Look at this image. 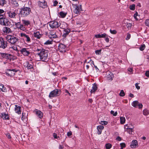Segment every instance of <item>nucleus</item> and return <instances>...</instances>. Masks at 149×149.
I'll return each instance as SVG.
<instances>
[{"mask_svg":"<svg viewBox=\"0 0 149 149\" xmlns=\"http://www.w3.org/2000/svg\"><path fill=\"white\" fill-rule=\"evenodd\" d=\"M7 70L8 71H13V72H14V73H13V74H12V73H11V74H10V73H8V74H9V75L10 76H12L13 74H15V72H17V71L15 70V69H12V70H11V69H8Z\"/></svg>","mask_w":149,"mask_h":149,"instance_id":"nucleus-36","label":"nucleus"},{"mask_svg":"<svg viewBox=\"0 0 149 149\" xmlns=\"http://www.w3.org/2000/svg\"><path fill=\"white\" fill-rule=\"evenodd\" d=\"M33 36L35 37L36 38L38 39L40 38L41 36V35L40 34L39 32H36L34 33H33Z\"/></svg>","mask_w":149,"mask_h":149,"instance_id":"nucleus-25","label":"nucleus"},{"mask_svg":"<svg viewBox=\"0 0 149 149\" xmlns=\"http://www.w3.org/2000/svg\"><path fill=\"white\" fill-rule=\"evenodd\" d=\"M130 9L132 10H134L135 9V5L133 4L132 5H130Z\"/></svg>","mask_w":149,"mask_h":149,"instance_id":"nucleus-42","label":"nucleus"},{"mask_svg":"<svg viewBox=\"0 0 149 149\" xmlns=\"http://www.w3.org/2000/svg\"><path fill=\"white\" fill-rule=\"evenodd\" d=\"M107 36V35L105 34V33H104L103 34H97L96 35H95V37L96 38H105Z\"/></svg>","mask_w":149,"mask_h":149,"instance_id":"nucleus-24","label":"nucleus"},{"mask_svg":"<svg viewBox=\"0 0 149 149\" xmlns=\"http://www.w3.org/2000/svg\"><path fill=\"white\" fill-rule=\"evenodd\" d=\"M52 44V41H50L49 40H48L45 42L44 43V45H49Z\"/></svg>","mask_w":149,"mask_h":149,"instance_id":"nucleus-44","label":"nucleus"},{"mask_svg":"<svg viewBox=\"0 0 149 149\" xmlns=\"http://www.w3.org/2000/svg\"><path fill=\"white\" fill-rule=\"evenodd\" d=\"M35 112L39 118H41L42 117L43 114L42 112L40 111L36 110L35 111Z\"/></svg>","mask_w":149,"mask_h":149,"instance_id":"nucleus-19","label":"nucleus"},{"mask_svg":"<svg viewBox=\"0 0 149 149\" xmlns=\"http://www.w3.org/2000/svg\"><path fill=\"white\" fill-rule=\"evenodd\" d=\"M21 107L17 105H15V111L16 113H17L18 114H20L21 111L20 110Z\"/></svg>","mask_w":149,"mask_h":149,"instance_id":"nucleus-18","label":"nucleus"},{"mask_svg":"<svg viewBox=\"0 0 149 149\" xmlns=\"http://www.w3.org/2000/svg\"><path fill=\"white\" fill-rule=\"evenodd\" d=\"M67 14V13L64 12L63 11H61L59 13V15L62 18L65 17Z\"/></svg>","mask_w":149,"mask_h":149,"instance_id":"nucleus-29","label":"nucleus"},{"mask_svg":"<svg viewBox=\"0 0 149 149\" xmlns=\"http://www.w3.org/2000/svg\"><path fill=\"white\" fill-rule=\"evenodd\" d=\"M54 137V138L55 139H58V138H59V137L58 136V137H57V134L56 133H54V135H53Z\"/></svg>","mask_w":149,"mask_h":149,"instance_id":"nucleus-60","label":"nucleus"},{"mask_svg":"<svg viewBox=\"0 0 149 149\" xmlns=\"http://www.w3.org/2000/svg\"><path fill=\"white\" fill-rule=\"evenodd\" d=\"M38 3L39 6L43 8L47 7V3L44 0H42L41 1H39Z\"/></svg>","mask_w":149,"mask_h":149,"instance_id":"nucleus-13","label":"nucleus"},{"mask_svg":"<svg viewBox=\"0 0 149 149\" xmlns=\"http://www.w3.org/2000/svg\"><path fill=\"white\" fill-rule=\"evenodd\" d=\"M146 47L145 45L144 44L142 45L139 47V49L141 51L143 50Z\"/></svg>","mask_w":149,"mask_h":149,"instance_id":"nucleus-40","label":"nucleus"},{"mask_svg":"<svg viewBox=\"0 0 149 149\" xmlns=\"http://www.w3.org/2000/svg\"><path fill=\"white\" fill-rule=\"evenodd\" d=\"M24 65L28 69H31L33 68V63L32 62L29 63L26 61L24 63Z\"/></svg>","mask_w":149,"mask_h":149,"instance_id":"nucleus-11","label":"nucleus"},{"mask_svg":"<svg viewBox=\"0 0 149 149\" xmlns=\"http://www.w3.org/2000/svg\"><path fill=\"white\" fill-rule=\"evenodd\" d=\"M7 14L8 17L11 18H15V17L17 15L16 11H9L7 12Z\"/></svg>","mask_w":149,"mask_h":149,"instance_id":"nucleus-8","label":"nucleus"},{"mask_svg":"<svg viewBox=\"0 0 149 149\" xmlns=\"http://www.w3.org/2000/svg\"><path fill=\"white\" fill-rule=\"evenodd\" d=\"M22 22L23 24H24L25 26H28V25L30 24V22L28 20H22Z\"/></svg>","mask_w":149,"mask_h":149,"instance_id":"nucleus-30","label":"nucleus"},{"mask_svg":"<svg viewBox=\"0 0 149 149\" xmlns=\"http://www.w3.org/2000/svg\"><path fill=\"white\" fill-rule=\"evenodd\" d=\"M105 38V40L106 42H109V38L107 37V36Z\"/></svg>","mask_w":149,"mask_h":149,"instance_id":"nucleus-61","label":"nucleus"},{"mask_svg":"<svg viewBox=\"0 0 149 149\" xmlns=\"http://www.w3.org/2000/svg\"><path fill=\"white\" fill-rule=\"evenodd\" d=\"M1 55L3 58L7 59H11V55L8 54L1 53Z\"/></svg>","mask_w":149,"mask_h":149,"instance_id":"nucleus-15","label":"nucleus"},{"mask_svg":"<svg viewBox=\"0 0 149 149\" xmlns=\"http://www.w3.org/2000/svg\"><path fill=\"white\" fill-rule=\"evenodd\" d=\"M138 106L139 107V108H141L143 107V105L142 104H139Z\"/></svg>","mask_w":149,"mask_h":149,"instance_id":"nucleus-62","label":"nucleus"},{"mask_svg":"<svg viewBox=\"0 0 149 149\" xmlns=\"http://www.w3.org/2000/svg\"><path fill=\"white\" fill-rule=\"evenodd\" d=\"M58 3V1H55L54 3L53 6H56L57 3Z\"/></svg>","mask_w":149,"mask_h":149,"instance_id":"nucleus-59","label":"nucleus"},{"mask_svg":"<svg viewBox=\"0 0 149 149\" xmlns=\"http://www.w3.org/2000/svg\"><path fill=\"white\" fill-rule=\"evenodd\" d=\"M110 33L111 34H115L117 33L116 31L115 30H112L111 29V30H110Z\"/></svg>","mask_w":149,"mask_h":149,"instance_id":"nucleus-48","label":"nucleus"},{"mask_svg":"<svg viewBox=\"0 0 149 149\" xmlns=\"http://www.w3.org/2000/svg\"><path fill=\"white\" fill-rule=\"evenodd\" d=\"M3 30L4 32L8 33L10 32V28L8 27H5L3 28Z\"/></svg>","mask_w":149,"mask_h":149,"instance_id":"nucleus-26","label":"nucleus"},{"mask_svg":"<svg viewBox=\"0 0 149 149\" xmlns=\"http://www.w3.org/2000/svg\"><path fill=\"white\" fill-rule=\"evenodd\" d=\"M145 75L147 77H149V71H147L146 72Z\"/></svg>","mask_w":149,"mask_h":149,"instance_id":"nucleus-58","label":"nucleus"},{"mask_svg":"<svg viewBox=\"0 0 149 149\" xmlns=\"http://www.w3.org/2000/svg\"><path fill=\"white\" fill-rule=\"evenodd\" d=\"M6 3V0H0V6L3 7Z\"/></svg>","mask_w":149,"mask_h":149,"instance_id":"nucleus-31","label":"nucleus"},{"mask_svg":"<svg viewBox=\"0 0 149 149\" xmlns=\"http://www.w3.org/2000/svg\"><path fill=\"white\" fill-rule=\"evenodd\" d=\"M5 11L3 10L0 9V24L4 26L7 25V22L5 21Z\"/></svg>","mask_w":149,"mask_h":149,"instance_id":"nucleus-2","label":"nucleus"},{"mask_svg":"<svg viewBox=\"0 0 149 149\" xmlns=\"http://www.w3.org/2000/svg\"><path fill=\"white\" fill-rule=\"evenodd\" d=\"M20 36L21 37H24L26 38V40L28 42L30 41V39L29 37L27 35H26L25 33H22L20 34Z\"/></svg>","mask_w":149,"mask_h":149,"instance_id":"nucleus-21","label":"nucleus"},{"mask_svg":"<svg viewBox=\"0 0 149 149\" xmlns=\"http://www.w3.org/2000/svg\"><path fill=\"white\" fill-rule=\"evenodd\" d=\"M138 13L136 12L135 13L134 15V18L136 20H138L139 18L137 17V16L139 17L137 15Z\"/></svg>","mask_w":149,"mask_h":149,"instance_id":"nucleus-47","label":"nucleus"},{"mask_svg":"<svg viewBox=\"0 0 149 149\" xmlns=\"http://www.w3.org/2000/svg\"><path fill=\"white\" fill-rule=\"evenodd\" d=\"M65 45L61 44L58 46V49L60 52H65Z\"/></svg>","mask_w":149,"mask_h":149,"instance_id":"nucleus-14","label":"nucleus"},{"mask_svg":"<svg viewBox=\"0 0 149 149\" xmlns=\"http://www.w3.org/2000/svg\"><path fill=\"white\" fill-rule=\"evenodd\" d=\"M6 91V88L4 87V85L1 84H0V91L5 92Z\"/></svg>","mask_w":149,"mask_h":149,"instance_id":"nucleus-28","label":"nucleus"},{"mask_svg":"<svg viewBox=\"0 0 149 149\" xmlns=\"http://www.w3.org/2000/svg\"><path fill=\"white\" fill-rule=\"evenodd\" d=\"M120 123L121 124H123L125 122V119L124 117H121L120 118Z\"/></svg>","mask_w":149,"mask_h":149,"instance_id":"nucleus-35","label":"nucleus"},{"mask_svg":"<svg viewBox=\"0 0 149 149\" xmlns=\"http://www.w3.org/2000/svg\"><path fill=\"white\" fill-rule=\"evenodd\" d=\"M135 86L136 88L137 89H140V87L138 86V83H136L135 84Z\"/></svg>","mask_w":149,"mask_h":149,"instance_id":"nucleus-56","label":"nucleus"},{"mask_svg":"<svg viewBox=\"0 0 149 149\" xmlns=\"http://www.w3.org/2000/svg\"><path fill=\"white\" fill-rule=\"evenodd\" d=\"M138 142L136 140H133L131 142L130 146L132 148H135L138 145Z\"/></svg>","mask_w":149,"mask_h":149,"instance_id":"nucleus-16","label":"nucleus"},{"mask_svg":"<svg viewBox=\"0 0 149 149\" xmlns=\"http://www.w3.org/2000/svg\"><path fill=\"white\" fill-rule=\"evenodd\" d=\"M20 22H15V25L17 27V28H19V26L21 25V24L20 23V19H19Z\"/></svg>","mask_w":149,"mask_h":149,"instance_id":"nucleus-39","label":"nucleus"},{"mask_svg":"<svg viewBox=\"0 0 149 149\" xmlns=\"http://www.w3.org/2000/svg\"><path fill=\"white\" fill-rule=\"evenodd\" d=\"M97 89V85L95 84H94L93 85L92 89L90 91L91 94L92 93H94L95 92Z\"/></svg>","mask_w":149,"mask_h":149,"instance_id":"nucleus-22","label":"nucleus"},{"mask_svg":"<svg viewBox=\"0 0 149 149\" xmlns=\"http://www.w3.org/2000/svg\"><path fill=\"white\" fill-rule=\"evenodd\" d=\"M128 71H129L130 72H131V73H130V74H132V72L133 70H132V68H129L128 69Z\"/></svg>","mask_w":149,"mask_h":149,"instance_id":"nucleus-57","label":"nucleus"},{"mask_svg":"<svg viewBox=\"0 0 149 149\" xmlns=\"http://www.w3.org/2000/svg\"><path fill=\"white\" fill-rule=\"evenodd\" d=\"M100 124L102 125H106L108 123V122L105 121H102L100 122Z\"/></svg>","mask_w":149,"mask_h":149,"instance_id":"nucleus-41","label":"nucleus"},{"mask_svg":"<svg viewBox=\"0 0 149 149\" xmlns=\"http://www.w3.org/2000/svg\"><path fill=\"white\" fill-rule=\"evenodd\" d=\"M133 128H127V131L130 134H131L132 133V132L133 131Z\"/></svg>","mask_w":149,"mask_h":149,"instance_id":"nucleus-33","label":"nucleus"},{"mask_svg":"<svg viewBox=\"0 0 149 149\" xmlns=\"http://www.w3.org/2000/svg\"><path fill=\"white\" fill-rule=\"evenodd\" d=\"M37 51L40 52L37 54L39 56L40 60L42 61L46 62L48 59V51L43 49H37Z\"/></svg>","mask_w":149,"mask_h":149,"instance_id":"nucleus-1","label":"nucleus"},{"mask_svg":"<svg viewBox=\"0 0 149 149\" xmlns=\"http://www.w3.org/2000/svg\"><path fill=\"white\" fill-rule=\"evenodd\" d=\"M31 12L30 8L27 7H25L21 9L20 12V14L22 17H25L29 15Z\"/></svg>","mask_w":149,"mask_h":149,"instance_id":"nucleus-3","label":"nucleus"},{"mask_svg":"<svg viewBox=\"0 0 149 149\" xmlns=\"http://www.w3.org/2000/svg\"><path fill=\"white\" fill-rule=\"evenodd\" d=\"M90 61L91 62V65H93L94 66V65H94V62L93 61H92L91 60V59L90 60Z\"/></svg>","mask_w":149,"mask_h":149,"instance_id":"nucleus-63","label":"nucleus"},{"mask_svg":"<svg viewBox=\"0 0 149 149\" xmlns=\"http://www.w3.org/2000/svg\"><path fill=\"white\" fill-rule=\"evenodd\" d=\"M11 48L17 51H18L16 45H13V47H11Z\"/></svg>","mask_w":149,"mask_h":149,"instance_id":"nucleus-51","label":"nucleus"},{"mask_svg":"<svg viewBox=\"0 0 149 149\" xmlns=\"http://www.w3.org/2000/svg\"><path fill=\"white\" fill-rule=\"evenodd\" d=\"M18 29L21 30H22L23 31H24L26 30V29L25 27L22 24H21V25L19 26Z\"/></svg>","mask_w":149,"mask_h":149,"instance_id":"nucleus-37","label":"nucleus"},{"mask_svg":"<svg viewBox=\"0 0 149 149\" xmlns=\"http://www.w3.org/2000/svg\"><path fill=\"white\" fill-rule=\"evenodd\" d=\"M63 145H60L59 147V149H63Z\"/></svg>","mask_w":149,"mask_h":149,"instance_id":"nucleus-64","label":"nucleus"},{"mask_svg":"<svg viewBox=\"0 0 149 149\" xmlns=\"http://www.w3.org/2000/svg\"><path fill=\"white\" fill-rule=\"evenodd\" d=\"M6 136L8 138V139H10L11 138V136H10V134L9 133H8L6 134Z\"/></svg>","mask_w":149,"mask_h":149,"instance_id":"nucleus-54","label":"nucleus"},{"mask_svg":"<svg viewBox=\"0 0 149 149\" xmlns=\"http://www.w3.org/2000/svg\"><path fill=\"white\" fill-rule=\"evenodd\" d=\"M74 10L73 11L74 13L76 14H78L79 12L81 10V6H78L77 5H74Z\"/></svg>","mask_w":149,"mask_h":149,"instance_id":"nucleus-12","label":"nucleus"},{"mask_svg":"<svg viewBox=\"0 0 149 149\" xmlns=\"http://www.w3.org/2000/svg\"><path fill=\"white\" fill-rule=\"evenodd\" d=\"M101 49L96 50L95 51V53L97 54H100L101 53Z\"/></svg>","mask_w":149,"mask_h":149,"instance_id":"nucleus-50","label":"nucleus"},{"mask_svg":"<svg viewBox=\"0 0 149 149\" xmlns=\"http://www.w3.org/2000/svg\"><path fill=\"white\" fill-rule=\"evenodd\" d=\"M119 95L120 96L122 97H123L125 96V94L123 90H122L121 91Z\"/></svg>","mask_w":149,"mask_h":149,"instance_id":"nucleus-43","label":"nucleus"},{"mask_svg":"<svg viewBox=\"0 0 149 149\" xmlns=\"http://www.w3.org/2000/svg\"><path fill=\"white\" fill-rule=\"evenodd\" d=\"M132 24L131 23H127L126 25L127 28L129 29H130L132 26Z\"/></svg>","mask_w":149,"mask_h":149,"instance_id":"nucleus-46","label":"nucleus"},{"mask_svg":"<svg viewBox=\"0 0 149 149\" xmlns=\"http://www.w3.org/2000/svg\"><path fill=\"white\" fill-rule=\"evenodd\" d=\"M139 104V102L137 101H136L133 102L132 105L135 107H138Z\"/></svg>","mask_w":149,"mask_h":149,"instance_id":"nucleus-32","label":"nucleus"},{"mask_svg":"<svg viewBox=\"0 0 149 149\" xmlns=\"http://www.w3.org/2000/svg\"><path fill=\"white\" fill-rule=\"evenodd\" d=\"M59 91L58 89H55L51 92L49 95V97L51 98L52 97L58 96L59 95Z\"/></svg>","mask_w":149,"mask_h":149,"instance_id":"nucleus-7","label":"nucleus"},{"mask_svg":"<svg viewBox=\"0 0 149 149\" xmlns=\"http://www.w3.org/2000/svg\"><path fill=\"white\" fill-rule=\"evenodd\" d=\"M7 42L4 40L3 39L0 37V48L3 49L6 48L7 46Z\"/></svg>","mask_w":149,"mask_h":149,"instance_id":"nucleus-6","label":"nucleus"},{"mask_svg":"<svg viewBox=\"0 0 149 149\" xmlns=\"http://www.w3.org/2000/svg\"><path fill=\"white\" fill-rule=\"evenodd\" d=\"M145 23L146 26H149V19L146 20Z\"/></svg>","mask_w":149,"mask_h":149,"instance_id":"nucleus-52","label":"nucleus"},{"mask_svg":"<svg viewBox=\"0 0 149 149\" xmlns=\"http://www.w3.org/2000/svg\"><path fill=\"white\" fill-rule=\"evenodd\" d=\"M143 113L145 116H147L149 114V111L146 109H144L143 111Z\"/></svg>","mask_w":149,"mask_h":149,"instance_id":"nucleus-34","label":"nucleus"},{"mask_svg":"<svg viewBox=\"0 0 149 149\" xmlns=\"http://www.w3.org/2000/svg\"><path fill=\"white\" fill-rule=\"evenodd\" d=\"M111 113L114 116H116L117 114V112H114L113 111H111Z\"/></svg>","mask_w":149,"mask_h":149,"instance_id":"nucleus-45","label":"nucleus"},{"mask_svg":"<svg viewBox=\"0 0 149 149\" xmlns=\"http://www.w3.org/2000/svg\"><path fill=\"white\" fill-rule=\"evenodd\" d=\"M20 52L24 56H28L30 54V51L28 48H23L20 50Z\"/></svg>","mask_w":149,"mask_h":149,"instance_id":"nucleus-9","label":"nucleus"},{"mask_svg":"<svg viewBox=\"0 0 149 149\" xmlns=\"http://www.w3.org/2000/svg\"><path fill=\"white\" fill-rule=\"evenodd\" d=\"M112 146L109 143H107L106 145V148L107 149H110Z\"/></svg>","mask_w":149,"mask_h":149,"instance_id":"nucleus-38","label":"nucleus"},{"mask_svg":"<svg viewBox=\"0 0 149 149\" xmlns=\"http://www.w3.org/2000/svg\"><path fill=\"white\" fill-rule=\"evenodd\" d=\"M11 3L16 7H17L19 5L17 1L16 0H12Z\"/></svg>","mask_w":149,"mask_h":149,"instance_id":"nucleus-27","label":"nucleus"},{"mask_svg":"<svg viewBox=\"0 0 149 149\" xmlns=\"http://www.w3.org/2000/svg\"><path fill=\"white\" fill-rule=\"evenodd\" d=\"M49 26L52 29H56L61 26L60 22L56 21H53L49 23Z\"/></svg>","mask_w":149,"mask_h":149,"instance_id":"nucleus-5","label":"nucleus"},{"mask_svg":"<svg viewBox=\"0 0 149 149\" xmlns=\"http://www.w3.org/2000/svg\"><path fill=\"white\" fill-rule=\"evenodd\" d=\"M131 37V35L130 33H127V37L126 38V40H128Z\"/></svg>","mask_w":149,"mask_h":149,"instance_id":"nucleus-49","label":"nucleus"},{"mask_svg":"<svg viewBox=\"0 0 149 149\" xmlns=\"http://www.w3.org/2000/svg\"><path fill=\"white\" fill-rule=\"evenodd\" d=\"M70 32V30L69 29H64L63 30V36L64 37H65Z\"/></svg>","mask_w":149,"mask_h":149,"instance_id":"nucleus-20","label":"nucleus"},{"mask_svg":"<svg viewBox=\"0 0 149 149\" xmlns=\"http://www.w3.org/2000/svg\"><path fill=\"white\" fill-rule=\"evenodd\" d=\"M72 135V132L71 131L68 132L67 133V135L68 136H70Z\"/></svg>","mask_w":149,"mask_h":149,"instance_id":"nucleus-55","label":"nucleus"},{"mask_svg":"<svg viewBox=\"0 0 149 149\" xmlns=\"http://www.w3.org/2000/svg\"><path fill=\"white\" fill-rule=\"evenodd\" d=\"M7 41L12 44H15L18 40L17 38L13 36L8 35L6 37Z\"/></svg>","mask_w":149,"mask_h":149,"instance_id":"nucleus-4","label":"nucleus"},{"mask_svg":"<svg viewBox=\"0 0 149 149\" xmlns=\"http://www.w3.org/2000/svg\"><path fill=\"white\" fill-rule=\"evenodd\" d=\"M120 146L122 148H124L125 147V144L124 143H120Z\"/></svg>","mask_w":149,"mask_h":149,"instance_id":"nucleus-53","label":"nucleus"},{"mask_svg":"<svg viewBox=\"0 0 149 149\" xmlns=\"http://www.w3.org/2000/svg\"><path fill=\"white\" fill-rule=\"evenodd\" d=\"M104 128V126L102 125H99L97 127V129L98 130L97 133L98 134H100L101 133L102 130Z\"/></svg>","mask_w":149,"mask_h":149,"instance_id":"nucleus-23","label":"nucleus"},{"mask_svg":"<svg viewBox=\"0 0 149 149\" xmlns=\"http://www.w3.org/2000/svg\"><path fill=\"white\" fill-rule=\"evenodd\" d=\"M106 77L109 80H112L114 77L113 74L109 71H107L106 74Z\"/></svg>","mask_w":149,"mask_h":149,"instance_id":"nucleus-10","label":"nucleus"},{"mask_svg":"<svg viewBox=\"0 0 149 149\" xmlns=\"http://www.w3.org/2000/svg\"><path fill=\"white\" fill-rule=\"evenodd\" d=\"M1 117L3 119H9V116L8 113H3L1 114Z\"/></svg>","mask_w":149,"mask_h":149,"instance_id":"nucleus-17","label":"nucleus"}]
</instances>
